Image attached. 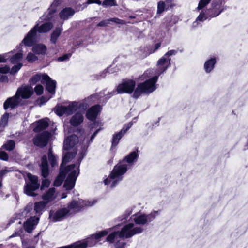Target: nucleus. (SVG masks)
<instances>
[{
	"instance_id": "nucleus-55",
	"label": "nucleus",
	"mask_w": 248,
	"mask_h": 248,
	"mask_svg": "<svg viewBox=\"0 0 248 248\" xmlns=\"http://www.w3.org/2000/svg\"><path fill=\"white\" fill-rule=\"evenodd\" d=\"M151 72H152V73H153L152 70H148L146 71L144 73V74L141 76V77L140 78L141 80H143L147 78L150 77V76L149 75H150L151 73Z\"/></svg>"
},
{
	"instance_id": "nucleus-54",
	"label": "nucleus",
	"mask_w": 248,
	"mask_h": 248,
	"mask_svg": "<svg viewBox=\"0 0 248 248\" xmlns=\"http://www.w3.org/2000/svg\"><path fill=\"white\" fill-rule=\"evenodd\" d=\"M117 93H118L117 91H112L111 92L108 93L107 94L105 95V103L108 100L109 98L116 94Z\"/></svg>"
},
{
	"instance_id": "nucleus-44",
	"label": "nucleus",
	"mask_w": 248,
	"mask_h": 248,
	"mask_svg": "<svg viewBox=\"0 0 248 248\" xmlns=\"http://www.w3.org/2000/svg\"><path fill=\"white\" fill-rule=\"evenodd\" d=\"M210 1L211 0H200L197 7V10L199 11L203 9Z\"/></svg>"
},
{
	"instance_id": "nucleus-14",
	"label": "nucleus",
	"mask_w": 248,
	"mask_h": 248,
	"mask_svg": "<svg viewBox=\"0 0 248 248\" xmlns=\"http://www.w3.org/2000/svg\"><path fill=\"white\" fill-rule=\"evenodd\" d=\"M40 167L41 170V175L44 178V179L42 180L41 186V189L43 190L45 188L48 187L50 184V181L47 179L49 174V170L47 156L46 155H43L41 158Z\"/></svg>"
},
{
	"instance_id": "nucleus-59",
	"label": "nucleus",
	"mask_w": 248,
	"mask_h": 248,
	"mask_svg": "<svg viewBox=\"0 0 248 248\" xmlns=\"http://www.w3.org/2000/svg\"><path fill=\"white\" fill-rule=\"evenodd\" d=\"M8 78L7 76L2 75L0 77V83L7 82Z\"/></svg>"
},
{
	"instance_id": "nucleus-39",
	"label": "nucleus",
	"mask_w": 248,
	"mask_h": 248,
	"mask_svg": "<svg viewBox=\"0 0 248 248\" xmlns=\"http://www.w3.org/2000/svg\"><path fill=\"white\" fill-rule=\"evenodd\" d=\"M56 11L55 9L49 7L47 11L45 12L40 19L43 20H49L51 19L54 16Z\"/></svg>"
},
{
	"instance_id": "nucleus-48",
	"label": "nucleus",
	"mask_w": 248,
	"mask_h": 248,
	"mask_svg": "<svg viewBox=\"0 0 248 248\" xmlns=\"http://www.w3.org/2000/svg\"><path fill=\"white\" fill-rule=\"evenodd\" d=\"M44 88L41 85L38 84L34 88V91L37 95H41L43 93Z\"/></svg>"
},
{
	"instance_id": "nucleus-50",
	"label": "nucleus",
	"mask_w": 248,
	"mask_h": 248,
	"mask_svg": "<svg viewBox=\"0 0 248 248\" xmlns=\"http://www.w3.org/2000/svg\"><path fill=\"white\" fill-rule=\"evenodd\" d=\"M12 170H13L12 168H8L7 167H5L4 169L1 170H0V178H2L8 172Z\"/></svg>"
},
{
	"instance_id": "nucleus-31",
	"label": "nucleus",
	"mask_w": 248,
	"mask_h": 248,
	"mask_svg": "<svg viewBox=\"0 0 248 248\" xmlns=\"http://www.w3.org/2000/svg\"><path fill=\"white\" fill-rule=\"evenodd\" d=\"M217 62L215 57L211 58L205 61L204 64V69L206 73H210L214 69Z\"/></svg>"
},
{
	"instance_id": "nucleus-42",
	"label": "nucleus",
	"mask_w": 248,
	"mask_h": 248,
	"mask_svg": "<svg viewBox=\"0 0 248 248\" xmlns=\"http://www.w3.org/2000/svg\"><path fill=\"white\" fill-rule=\"evenodd\" d=\"M110 22L112 21L115 23L117 24L121 25H126L127 24H133L134 22L130 21H125V20L120 19L118 18H110Z\"/></svg>"
},
{
	"instance_id": "nucleus-41",
	"label": "nucleus",
	"mask_w": 248,
	"mask_h": 248,
	"mask_svg": "<svg viewBox=\"0 0 248 248\" xmlns=\"http://www.w3.org/2000/svg\"><path fill=\"white\" fill-rule=\"evenodd\" d=\"M166 4L165 2L163 1H160L158 2L157 4V14L160 15L163 11L166 10Z\"/></svg>"
},
{
	"instance_id": "nucleus-35",
	"label": "nucleus",
	"mask_w": 248,
	"mask_h": 248,
	"mask_svg": "<svg viewBox=\"0 0 248 248\" xmlns=\"http://www.w3.org/2000/svg\"><path fill=\"white\" fill-rule=\"evenodd\" d=\"M48 121L49 119L47 118L38 121L37 125L34 128V131L36 132H40L41 130L46 129L49 125Z\"/></svg>"
},
{
	"instance_id": "nucleus-37",
	"label": "nucleus",
	"mask_w": 248,
	"mask_h": 248,
	"mask_svg": "<svg viewBox=\"0 0 248 248\" xmlns=\"http://www.w3.org/2000/svg\"><path fill=\"white\" fill-rule=\"evenodd\" d=\"M44 75H47L46 74H36L32 77L30 80V82L31 85H35L38 81H41V83L44 84Z\"/></svg>"
},
{
	"instance_id": "nucleus-36",
	"label": "nucleus",
	"mask_w": 248,
	"mask_h": 248,
	"mask_svg": "<svg viewBox=\"0 0 248 248\" xmlns=\"http://www.w3.org/2000/svg\"><path fill=\"white\" fill-rule=\"evenodd\" d=\"M48 158L52 167L58 166V157L53 153L52 149L50 148L48 152Z\"/></svg>"
},
{
	"instance_id": "nucleus-56",
	"label": "nucleus",
	"mask_w": 248,
	"mask_h": 248,
	"mask_svg": "<svg viewBox=\"0 0 248 248\" xmlns=\"http://www.w3.org/2000/svg\"><path fill=\"white\" fill-rule=\"evenodd\" d=\"M0 159L7 161L8 159V156L7 154L5 152H0Z\"/></svg>"
},
{
	"instance_id": "nucleus-4",
	"label": "nucleus",
	"mask_w": 248,
	"mask_h": 248,
	"mask_svg": "<svg viewBox=\"0 0 248 248\" xmlns=\"http://www.w3.org/2000/svg\"><path fill=\"white\" fill-rule=\"evenodd\" d=\"M224 10L222 0H214L212 1L211 7L202 10L196 20L192 24V28L202 26L200 22L218 16Z\"/></svg>"
},
{
	"instance_id": "nucleus-57",
	"label": "nucleus",
	"mask_w": 248,
	"mask_h": 248,
	"mask_svg": "<svg viewBox=\"0 0 248 248\" xmlns=\"http://www.w3.org/2000/svg\"><path fill=\"white\" fill-rule=\"evenodd\" d=\"M125 245V243L123 241H118L116 242L115 247L116 248H122Z\"/></svg>"
},
{
	"instance_id": "nucleus-18",
	"label": "nucleus",
	"mask_w": 248,
	"mask_h": 248,
	"mask_svg": "<svg viewBox=\"0 0 248 248\" xmlns=\"http://www.w3.org/2000/svg\"><path fill=\"white\" fill-rule=\"evenodd\" d=\"M50 136V134L48 131H43L33 138V144L39 147H45L47 144Z\"/></svg>"
},
{
	"instance_id": "nucleus-29",
	"label": "nucleus",
	"mask_w": 248,
	"mask_h": 248,
	"mask_svg": "<svg viewBox=\"0 0 248 248\" xmlns=\"http://www.w3.org/2000/svg\"><path fill=\"white\" fill-rule=\"evenodd\" d=\"M24 45V44H22L20 45V44L19 46H17L16 47V50L18 51L17 53L14 55L10 59V62L13 63H16L20 61L23 56V53L21 50V46Z\"/></svg>"
},
{
	"instance_id": "nucleus-32",
	"label": "nucleus",
	"mask_w": 248,
	"mask_h": 248,
	"mask_svg": "<svg viewBox=\"0 0 248 248\" xmlns=\"http://www.w3.org/2000/svg\"><path fill=\"white\" fill-rule=\"evenodd\" d=\"M32 50L36 54L44 55L47 51L46 46L43 44H37L32 46Z\"/></svg>"
},
{
	"instance_id": "nucleus-13",
	"label": "nucleus",
	"mask_w": 248,
	"mask_h": 248,
	"mask_svg": "<svg viewBox=\"0 0 248 248\" xmlns=\"http://www.w3.org/2000/svg\"><path fill=\"white\" fill-rule=\"evenodd\" d=\"M96 202L95 201H89L78 199V201L73 200L67 205V210L69 215L78 212L86 206H92Z\"/></svg>"
},
{
	"instance_id": "nucleus-47",
	"label": "nucleus",
	"mask_w": 248,
	"mask_h": 248,
	"mask_svg": "<svg viewBox=\"0 0 248 248\" xmlns=\"http://www.w3.org/2000/svg\"><path fill=\"white\" fill-rule=\"evenodd\" d=\"M26 59L29 62H33L37 60L38 58L34 54L30 52L27 55Z\"/></svg>"
},
{
	"instance_id": "nucleus-19",
	"label": "nucleus",
	"mask_w": 248,
	"mask_h": 248,
	"mask_svg": "<svg viewBox=\"0 0 248 248\" xmlns=\"http://www.w3.org/2000/svg\"><path fill=\"white\" fill-rule=\"evenodd\" d=\"M28 217H30L24 222L23 227L26 232L31 233L38 224L40 218L39 217L31 215Z\"/></svg>"
},
{
	"instance_id": "nucleus-49",
	"label": "nucleus",
	"mask_w": 248,
	"mask_h": 248,
	"mask_svg": "<svg viewBox=\"0 0 248 248\" xmlns=\"http://www.w3.org/2000/svg\"><path fill=\"white\" fill-rule=\"evenodd\" d=\"M174 0H165V3L166 4V10L172 8L175 6Z\"/></svg>"
},
{
	"instance_id": "nucleus-10",
	"label": "nucleus",
	"mask_w": 248,
	"mask_h": 248,
	"mask_svg": "<svg viewBox=\"0 0 248 248\" xmlns=\"http://www.w3.org/2000/svg\"><path fill=\"white\" fill-rule=\"evenodd\" d=\"M86 108L87 104L74 101L70 102L67 106L62 105L56 108V113L59 116L64 115L68 116L73 114L78 108H82L85 109Z\"/></svg>"
},
{
	"instance_id": "nucleus-17",
	"label": "nucleus",
	"mask_w": 248,
	"mask_h": 248,
	"mask_svg": "<svg viewBox=\"0 0 248 248\" xmlns=\"http://www.w3.org/2000/svg\"><path fill=\"white\" fill-rule=\"evenodd\" d=\"M133 125V123L130 122L124 126L123 128L118 132L115 133L113 135L111 140V150H113L118 144L120 139L126 133Z\"/></svg>"
},
{
	"instance_id": "nucleus-2",
	"label": "nucleus",
	"mask_w": 248,
	"mask_h": 248,
	"mask_svg": "<svg viewBox=\"0 0 248 248\" xmlns=\"http://www.w3.org/2000/svg\"><path fill=\"white\" fill-rule=\"evenodd\" d=\"M138 150L132 151L114 166L109 176L104 180L105 185H110L111 188L116 186L123 179L127 170L131 168L139 158Z\"/></svg>"
},
{
	"instance_id": "nucleus-62",
	"label": "nucleus",
	"mask_w": 248,
	"mask_h": 248,
	"mask_svg": "<svg viewBox=\"0 0 248 248\" xmlns=\"http://www.w3.org/2000/svg\"><path fill=\"white\" fill-rule=\"evenodd\" d=\"M96 0H88L87 2L85 3V6H86L87 5L92 4V3H95Z\"/></svg>"
},
{
	"instance_id": "nucleus-26",
	"label": "nucleus",
	"mask_w": 248,
	"mask_h": 248,
	"mask_svg": "<svg viewBox=\"0 0 248 248\" xmlns=\"http://www.w3.org/2000/svg\"><path fill=\"white\" fill-rule=\"evenodd\" d=\"M178 18L175 16H168L164 19L163 24L166 27L167 30L176 24L178 22Z\"/></svg>"
},
{
	"instance_id": "nucleus-21",
	"label": "nucleus",
	"mask_w": 248,
	"mask_h": 248,
	"mask_svg": "<svg viewBox=\"0 0 248 248\" xmlns=\"http://www.w3.org/2000/svg\"><path fill=\"white\" fill-rule=\"evenodd\" d=\"M101 109L99 105H95L90 108L86 112V117L89 120L93 121L95 120Z\"/></svg>"
},
{
	"instance_id": "nucleus-34",
	"label": "nucleus",
	"mask_w": 248,
	"mask_h": 248,
	"mask_svg": "<svg viewBox=\"0 0 248 248\" xmlns=\"http://www.w3.org/2000/svg\"><path fill=\"white\" fill-rule=\"evenodd\" d=\"M55 188H50L42 195V199L44 200V202H47V203H48L55 198Z\"/></svg>"
},
{
	"instance_id": "nucleus-3",
	"label": "nucleus",
	"mask_w": 248,
	"mask_h": 248,
	"mask_svg": "<svg viewBox=\"0 0 248 248\" xmlns=\"http://www.w3.org/2000/svg\"><path fill=\"white\" fill-rule=\"evenodd\" d=\"M119 226V224L112 228V230L110 234L107 236L106 240L110 243H113L117 238H130L134 235L141 233L143 229L141 227H134L133 223H129L124 226L121 230H114Z\"/></svg>"
},
{
	"instance_id": "nucleus-24",
	"label": "nucleus",
	"mask_w": 248,
	"mask_h": 248,
	"mask_svg": "<svg viewBox=\"0 0 248 248\" xmlns=\"http://www.w3.org/2000/svg\"><path fill=\"white\" fill-rule=\"evenodd\" d=\"M75 13V10L71 7L63 8L59 13V17L61 19L66 20L71 18Z\"/></svg>"
},
{
	"instance_id": "nucleus-53",
	"label": "nucleus",
	"mask_w": 248,
	"mask_h": 248,
	"mask_svg": "<svg viewBox=\"0 0 248 248\" xmlns=\"http://www.w3.org/2000/svg\"><path fill=\"white\" fill-rule=\"evenodd\" d=\"M8 117L9 114L7 113H5L1 118L0 124H6L8 122Z\"/></svg>"
},
{
	"instance_id": "nucleus-45",
	"label": "nucleus",
	"mask_w": 248,
	"mask_h": 248,
	"mask_svg": "<svg viewBox=\"0 0 248 248\" xmlns=\"http://www.w3.org/2000/svg\"><path fill=\"white\" fill-rule=\"evenodd\" d=\"M23 64L21 63H18L16 65L13 66L11 70L9 71L11 75H14L17 73L22 67Z\"/></svg>"
},
{
	"instance_id": "nucleus-25",
	"label": "nucleus",
	"mask_w": 248,
	"mask_h": 248,
	"mask_svg": "<svg viewBox=\"0 0 248 248\" xmlns=\"http://www.w3.org/2000/svg\"><path fill=\"white\" fill-rule=\"evenodd\" d=\"M84 117L82 113L77 112L70 120V124L73 127H77L83 121Z\"/></svg>"
},
{
	"instance_id": "nucleus-1",
	"label": "nucleus",
	"mask_w": 248,
	"mask_h": 248,
	"mask_svg": "<svg viewBox=\"0 0 248 248\" xmlns=\"http://www.w3.org/2000/svg\"><path fill=\"white\" fill-rule=\"evenodd\" d=\"M178 50H170L167 52L157 62V68L155 71L156 75L152 77L144 82L138 84L133 93V97L139 98L141 94H150L155 91L156 88V83L157 81L158 76L165 72L170 65L171 58L172 56L176 55Z\"/></svg>"
},
{
	"instance_id": "nucleus-40",
	"label": "nucleus",
	"mask_w": 248,
	"mask_h": 248,
	"mask_svg": "<svg viewBox=\"0 0 248 248\" xmlns=\"http://www.w3.org/2000/svg\"><path fill=\"white\" fill-rule=\"evenodd\" d=\"M15 147V142L13 140H8L4 145H3L2 147L7 151L13 150Z\"/></svg>"
},
{
	"instance_id": "nucleus-43",
	"label": "nucleus",
	"mask_w": 248,
	"mask_h": 248,
	"mask_svg": "<svg viewBox=\"0 0 248 248\" xmlns=\"http://www.w3.org/2000/svg\"><path fill=\"white\" fill-rule=\"evenodd\" d=\"M74 49H73L71 53H68L67 54H65L62 56H60L58 58L57 60L59 62H63V61H67L69 60L70 58L72 56V54L74 52Z\"/></svg>"
},
{
	"instance_id": "nucleus-12",
	"label": "nucleus",
	"mask_w": 248,
	"mask_h": 248,
	"mask_svg": "<svg viewBox=\"0 0 248 248\" xmlns=\"http://www.w3.org/2000/svg\"><path fill=\"white\" fill-rule=\"evenodd\" d=\"M160 212L161 210H158L153 211L148 214L137 213L132 215V217H133V220L136 224L143 226L153 221Z\"/></svg>"
},
{
	"instance_id": "nucleus-28",
	"label": "nucleus",
	"mask_w": 248,
	"mask_h": 248,
	"mask_svg": "<svg viewBox=\"0 0 248 248\" xmlns=\"http://www.w3.org/2000/svg\"><path fill=\"white\" fill-rule=\"evenodd\" d=\"M67 168L64 169H60V173L54 182L55 186H59L62 183L66 175L68 173V171L66 170Z\"/></svg>"
},
{
	"instance_id": "nucleus-33",
	"label": "nucleus",
	"mask_w": 248,
	"mask_h": 248,
	"mask_svg": "<svg viewBox=\"0 0 248 248\" xmlns=\"http://www.w3.org/2000/svg\"><path fill=\"white\" fill-rule=\"evenodd\" d=\"M63 30L62 26L57 27L54 30L50 35V43L52 44L55 45L57 43V40L60 37L62 31Z\"/></svg>"
},
{
	"instance_id": "nucleus-46",
	"label": "nucleus",
	"mask_w": 248,
	"mask_h": 248,
	"mask_svg": "<svg viewBox=\"0 0 248 248\" xmlns=\"http://www.w3.org/2000/svg\"><path fill=\"white\" fill-rule=\"evenodd\" d=\"M117 5L115 0H105L102 3V6L104 7L108 6H116Z\"/></svg>"
},
{
	"instance_id": "nucleus-58",
	"label": "nucleus",
	"mask_w": 248,
	"mask_h": 248,
	"mask_svg": "<svg viewBox=\"0 0 248 248\" xmlns=\"http://www.w3.org/2000/svg\"><path fill=\"white\" fill-rule=\"evenodd\" d=\"M50 98H47L45 96H42L39 100V105L41 106L46 103Z\"/></svg>"
},
{
	"instance_id": "nucleus-16",
	"label": "nucleus",
	"mask_w": 248,
	"mask_h": 248,
	"mask_svg": "<svg viewBox=\"0 0 248 248\" xmlns=\"http://www.w3.org/2000/svg\"><path fill=\"white\" fill-rule=\"evenodd\" d=\"M68 211L66 208H62L56 211H50L49 212V218L53 222L61 221L69 216Z\"/></svg>"
},
{
	"instance_id": "nucleus-22",
	"label": "nucleus",
	"mask_w": 248,
	"mask_h": 248,
	"mask_svg": "<svg viewBox=\"0 0 248 248\" xmlns=\"http://www.w3.org/2000/svg\"><path fill=\"white\" fill-rule=\"evenodd\" d=\"M44 83L46 84V89L51 94H54L55 92L56 82L52 80L47 75H44Z\"/></svg>"
},
{
	"instance_id": "nucleus-30",
	"label": "nucleus",
	"mask_w": 248,
	"mask_h": 248,
	"mask_svg": "<svg viewBox=\"0 0 248 248\" xmlns=\"http://www.w3.org/2000/svg\"><path fill=\"white\" fill-rule=\"evenodd\" d=\"M100 130V129L99 128L97 129L92 135L90 137H89V135L85 136L84 137V139L82 141V146L84 150L87 149L89 146V145L93 142V139L96 136L97 134Z\"/></svg>"
},
{
	"instance_id": "nucleus-38",
	"label": "nucleus",
	"mask_w": 248,
	"mask_h": 248,
	"mask_svg": "<svg viewBox=\"0 0 248 248\" xmlns=\"http://www.w3.org/2000/svg\"><path fill=\"white\" fill-rule=\"evenodd\" d=\"M117 71L116 70H113V68L111 67V66L108 67L107 69H105L102 72H101L99 74H96L94 75V77L96 78V79L99 80L102 78H105L106 76V74L107 73L108 74H112L114 72H116Z\"/></svg>"
},
{
	"instance_id": "nucleus-15",
	"label": "nucleus",
	"mask_w": 248,
	"mask_h": 248,
	"mask_svg": "<svg viewBox=\"0 0 248 248\" xmlns=\"http://www.w3.org/2000/svg\"><path fill=\"white\" fill-rule=\"evenodd\" d=\"M136 86V82L129 79L123 80L121 84L117 87L118 93H131L134 90Z\"/></svg>"
},
{
	"instance_id": "nucleus-9",
	"label": "nucleus",
	"mask_w": 248,
	"mask_h": 248,
	"mask_svg": "<svg viewBox=\"0 0 248 248\" xmlns=\"http://www.w3.org/2000/svg\"><path fill=\"white\" fill-rule=\"evenodd\" d=\"M112 228L107 229L98 232L97 233L92 235L90 237L83 240L74 243L76 248H86L87 247H92L96 244L99 239L107 235L110 232Z\"/></svg>"
},
{
	"instance_id": "nucleus-64",
	"label": "nucleus",
	"mask_w": 248,
	"mask_h": 248,
	"mask_svg": "<svg viewBox=\"0 0 248 248\" xmlns=\"http://www.w3.org/2000/svg\"><path fill=\"white\" fill-rule=\"evenodd\" d=\"M20 235V232H15L14 233H13L12 235H11L9 237L10 238H13L14 237H15V236H18V235Z\"/></svg>"
},
{
	"instance_id": "nucleus-11",
	"label": "nucleus",
	"mask_w": 248,
	"mask_h": 248,
	"mask_svg": "<svg viewBox=\"0 0 248 248\" xmlns=\"http://www.w3.org/2000/svg\"><path fill=\"white\" fill-rule=\"evenodd\" d=\"M27 177L28 181H26V185L24 188V193L28 196L35 197L36 194L35 193V191L39 188L40 185L38 177L31 173L27 174Z\"/></svg>"
},
{
	"instance_id": "nucleus-63",
	"label": "nucleus",
	"mask_w": 248,
	"mask_h": 248,
	"mask_svg": "<svg viewBox=\"0 0 248 248\" xmlns=\"http://www.w3.org/2000/svg\"><path fill=\"white\" fill-rule=\"evenodd\" d=\"M6 61V59L3 56L0 55V62H5Z\"/></svg>"
},
{
	"instance_id": "nucleus-23",
	"label": "nucleus",
	"mask_w": 248,
	"mask_h": 248,
	"mask_svg": "<svg viewBox=\"0 0 248 248\" xmlns=\"http://www.w3.org/2000/svg\"><path fill=\"white\" fill-rule=\"evenodd\" d=\"M133 209V208L132 207L128 208L121 215L116 218V221L121 222L122 224L127 222L132 218L129 216L132 213Z\"/></svg>"
},
{
	"instance_id": "nucleus-61",
	"label": "nucleus",
	"mask_w": 248,
	"mask_h": 248,
	"mask_svg": "<svg viewBox=\"0 0 248 248\" xmlns=\"http://www.w3.org/2000/svg\"><path fill=\"white\" fill-rule=\"evenodd\" d=\"M105 91H103V92H100L99 93H96L95 94H93L91 96V97H96V98H100L101 97V95L102 94H104Z\"/></svg>"
},
{
	"instance_id": "nucleus-6",
	"label": "nucleus",
	"mask_w": 248,
	"mask_h": 248,
	"mask_svg": "<svg viewBox=\"0 0 248 248\" xmlns=\"http://www.w3.org/2000/svg\"><path fill=\"white\" fill-rule=\"evenodd\" d=\"M53 27V24L50 22H46L40 26H39V21L37 22L34 27L31 29L25 36L21 42L20 45L24 44L25 46H32L37 41V31L40 33H46L50 31Z\"/></svg>"
},
{
	"instance_id": "nucleus-51",
	"label": "nucleus",
	"mask_w": 248,
	"mask_h": 248,
	"mask_svg": "<svg viewBox=\"0 0 248 248\" xmlns=\"http://www.w3.org/2000/svg\"><path fill=\"white\" fill-rule=\"evenodd\" d=\"M62 3V0H54V1L51 4L50 7L52 9H55L57 11V8Z\"/></svg>"
},
{
	"instance_id": "nucleus-7",
	"label": "nucleus",
	"mask_w": 248,
	"mask_h": 248,
	"mask_svg": "<svg viewBox=\"0 0 248 248\" xmlns=\"http://www.w3.org/2000/svg\"><path fill=\"white\" fill-rule=\"evenodd\" d=\"M84 156L85 153L83 151L81 152L78 162L67 166L66 170L68 171V175L63 184V187L66 190H71L74 187L76 181L79 173V166Z\"/></svg>"
},
{
	"instance_id": "nucleus-8",
	"label": "nucleus",
	"mask_w": 248,
	"mask_h": 248,
	"mask_svg": "<svg viewBox=\"0 0 248 248\" xmlns=\"http://www.w3.org/2000/svg\"><path fill=\"white\" fill-rule=\"evenodd\" d=\"M47 204V202L44 201L36 202L34 204L30 202L24 207L23 211L18 214L17 217L21 219L31 215L40 217Z\"/></svg>"
},
{
	"instance_id": "nucleus-60",
	"label": "nucleus",
	"mask_w": 248,
	"mask_h": 248,
	"mask_svg": "<svg viewBox=\"0 0 248 248\" xmlns=\"http://www.w3.org/2000/svg\"><path fill=\"white\" fill-rule=\"evenodd\" d=\"M161 46V43H156L153 46V50L152 51L151 53H154Z\"/></svg>"
},
{
	"instance_id": "nucleus-20",
	"label": "nucleus",
	"mask_w": 248,
	"mask_h": 248,
	"mask_svg": "<svg viewBox=\"0 0 248 248\" xmlns=\"http://www.w3.org/2000/svg\"><path fill=\"white\" fill-rule=\"evenodd\" d=\"M78 141V137L75 134H73L65 140L63 148L64 150L68 151L77 144Z\"/></svg>"
},
{
	"instance_id": "nucleus-5",
	"label": "nucleus",
	"mask_w": 248,
	"mask_h": 248,
	"mask_svg": "<svg viewBox=\"0 0 248 248\" xmlns=\"http://www.w3.org/2000/svg\"><path fill=\"white\" fill-rule=\"evenodd\" d=\"M32 88L31 86L23 85L18 88L16 94L7 98L3 104L5 110H12L21 103L22 99H28L32 95Z\"/></svg>"
},
{
	"instance_id": "nucleus-52",
	"label": "nucleus",
	"mask_w": 248,
	"mask_h": 248,
	"mask_svg": "<svg viewBox=\"0 0 248 248\" xmlns=\"http://www.w3.org/2000/svg\"><path fill=\"white\" fill-rule=\"evenodd\" d=\"M110 23V19H107L100 21L97 25L98 27H106Z\"/></svg>"
},
{
	"instance_id": "nucleus-27",
	"label": "nucleus",
	"mask_w": 248,
	"mask_h": 248,
	"mask_svg": "<svg viewBox=\"0 0 248 248\" xmlns=\"http://www.w3.org/2000/svg\"><path fill=\"white\" fill-rule=\"evenodd\" d=\"M77 154L76 151L72 152H67L63 154L62 162L61 164L60 169H64V168H67V167H65L66 164L69 162L71 160L75 157Z\"/></svg>"
}]
</instances>
